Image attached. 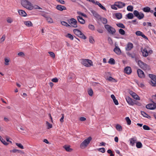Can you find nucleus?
<instances>
[{"mask_svg":"<svg viewBox=\"0 0 156 156\" xmlns=\"http://www.w3.org/2000/svg\"><path fill=\"white\" fill-rule=\"evenodd\" d=\"M21 4L23 7L27 10H33V5L28 0H22Z\"/></svg>","mask_w":156,"mask_h":156,"instance_id":"f257e3e1","label":"nucleus"},{"mask_svg":"<svg viewBox=\"0 0 156 156\" xmlns=\"http://www.w3.org/2000/svg\"><path fill=\"white\" fill-rule=\"evenodd\" d=\"M137 63L139 66L145 71L147 72L150 70V66L141 60H138L137 62Z\"/></svg>","mask_w":156,"mask_h":156,"instance_id":"f03ea898","label":"nucleus"},{"mask_svg":"<svg viewBox=\"0 0 156 156\" xmlns=\"http://www.w3.org/2000/svg\"><path fill=\"white\" fill-rule=\"evenodd\" d=\"M92 138L91 137L89 136L87 139L85 140L80 144V147L82 149H84L87 146L91 140Z\"/></svg>","mask_w":156,"mask_h":156,"instance_id":"7ed1b4c3","label":"nucleus"},{"mask_svg":"<svg viewBox=\"0 0 156 156\" xmlns=\"http://www.w3.org/2000/svg\"><path fill=\"white\" fill-rule=\"evenodd\" d=\"M80 61L82 64L86 67H90L93 65L92 61L88 59H82Z\"/></svg>","mask_w":156,"mask_h":156,"instance_id":"20e7f679","label":"nucleus"},{"mask_svg":"<svg viewBox=\"0 0 156 156\" xmlns=\"http://www.w3.org/2000/svg\"><path fill=\"white\" fill-rule=\"evenodd\" d=\"M74 34L78 37L83 39H85L87 37L85 36L79 30L75 29L73 30Z\"/></svg>","mask_w":156,"mask_h":156,"instance_id":"39448f33","label":"nucleus"},{"mask_svg":"<svg viewBox=\"0 0 156 156\" xmlns=\"http://www.w3.org/2000/svg\"><path fill=\"white\" fill-rule=\"evenodd\" d=\"M105 27L109 33L113 34L116 32L115 29L110 25L106 24L105 25Z\"/></svg>","mask_w":156,"mask_h":156,"instance_id":"423d86ee","label":"nucleus"},{"mask_svg":"<svg viewBox=\"0 0 156 156\" xmlns=\"http://www.w3.org/2000/svg\"><path fill=\"white\" fill-rule=\"evenodd\" d=\"M133 13L134 16L139 20L142 19L144 17V15L143 13L142 12H139L136 10L134 11Z\"/></svg>","mask_w":156,"mask_h":156,"instance_id":"0eeeda50","label":"nucleus"},{"mask_svg":"<svg viewBox=\"0 0 156 156\" xmlns=\"http://www.w3.org/2000/svg\"><path fill=\"white\" fill-rule=\"evenodd\" d=\"M68 22L70 24V26H71L74 28H76L77 27V21L76 19L74 18H72L68 20Z\"/></svg>","mask_w":156,"mask_h":156,"instance_id":"6e6552de","label":"nucleus"},{"mask_svg":"<svg viewBox=\"0 0 156 156\" xmlns=\"http://www.w3.org/2000/svg\"><path fill=\"white\" fill-rule=\"evenodd\" d=\"M149 77L152 79L151 85L153 86H156V76L152 74L149 75Z\"/></svg>","mask_w":156,"mask_h":156,"instance_id":"1a4fd4ad","label":"nucleus"},{"mask_svg":"<svg viewBox=\"0 0 156 156\" xmlns=\"http://www.w3.org/2000/svg\"><path fill=\"white\" fill-rule=\"evenodd\" d=\"M142 56L144 57H146L148 55V53L147 49L146 48H142L141 49Z\"/></svg>","mask_w":156,"mask_h":156,"instance_id":"9d476101","label":"nucleus"},{"mask_svg":"<svg viewBox=\"0 0 156 156\" xmlns=\"http://www.w3.org/2000/svg\"><path fill=\"white\" fill-rule=\"evenodd\" d=\"M156 107V105L154 104H149L146 105V108L150 110H154Z\"/></svg>","mask_w":156,"mask_h":156,"instance_id":"9b49d317","label":"nucleus"},{"mask_svg":"<svg viewBox=\"0 0 156 156\" xmlns=\"http://www.w3.org/2000/svg\"><path fill=\"white\" fill-rule=\"evenodd\" d=\"M129 93L134 99L138 100H140L139 97L134 92L131 91Z\"/></svg>","mask_w":156,"mask_h":156,"instance_id":"f8f14e48","label":"nucleus"},{"mask_svg":"<svg viewBox=\"0 0 156 156\" xmlns=\"http://www.w3.org/2000/svg\"><path fill=\"white\" fill-rule=\"evenodd\" d=\"M115 5L119 8H121L124 7L125 4L121 2H115Z\"/></svg>","mask_w":156,"mask_h":156,"instance_id":"ddd939ff","label":"nucleus"},{"mask_svg":"<svg viewBox=\"0 0 156 156\" xmlns=\"http://www.w3.org/2000/svg\"><path fill=\"white\" fill-rule=\"evenodd\" d=\"M135 34L136 35L138 36H141L145 39L148 40V39L147 37L144 35L142 32L140 31H136V32Z\"/></svg>","mask_w":156,"mask_h":156,"instance_id":"4468645a","label":"nucleus"},{"mask_svg":"<svg viewBox=\"0 0 156 156\" xmlns=\"http://www.w3.org/2000/svg\"><path fill=\"white\" fill-rule=\"evenodd\" d=\"M126 99L128 103L130 105H134V103L133 102L132 99L129 96H126Z\"/></svg>","mask_w":156,"mask_h":156,"instance_id":"2eb2a0df","label":"nucleus"},{"mask_svg":"<svg viewBox=\"0 0 156 156\" xmlns=\"http://www.w3.org/2000/svg\"><path fill=\"white\" fill-rule=\"evenodd\" d=\"M137 73L139 77L143 78L144 77V72L140 69H138L137 70Z\"/></svg>","mask_w":156,"mask_h":156,"instance_id":"dca6fc26","label":"nucleus"},{"mask_svg":"<svg viewBox=\"0 0 156 156\" xmlns=\"http://www.w3.org/2000/svg\"><path fill=\"white\" fill-rule=\"evenodd\" d=\"M77 18L78 22H79L80 24H84L85 23V20L80 16H77Z\"/></svg>","mask_w":156,"mask_h":156,"instance_id":"f3484780","label":"nucleus"},{"mask_svg":"<svg viewBox=\"0 0 156 156\" xmlns=\"http://www.w3.org/2000/svg\"><path fill=\"white\" fill-rule=\"evenodd\" d=\"M133 48V44L130 42L128 43L126 47V50L129 51L130 50Z\"/></svg>","mask_w":156,"mask_h":156,"instance_id":"a211bd4d","label":"nucleus"},{"mask_svg":"<svg viewBox=\"0 0 156 156\" xmlns=\"http://www.w3.org/2000/svg\"><path fill=\"white\" fill-rule=\"evenodd\" d=\"M124 71L125 72L128 74H130L132 72L131 68L129 66L126 67L125 68Z\"/></svg>","mask_w":156,"mask_h":156,"instance_id":"6ab92c4d","label":"nucleus"},{"mask_svg":"<svg viewBox=\"0 0 156 156\" xmlns=\"http://www.w3.org/2000/svg\"><path fill=\"white\" fill-rule=\"evenodd\" d=\"M56 8L57 9L60 11H62L63 10L66 9V7L61 5H58L56 7Z\"/></svg>","mask_w":156,"mask_h":156,"instance_id":"aec40b11","label":"nucleus"},{"mask_svg":"<svg viewBox=\"0 0 156 156\" xmlns=\"http://www.w3.org/2000/svg\"><path fill=\"white\" fill-rule=\"evenodd\" d=\"M18 12L19 14L22 16L25 17L27 15V14L26 12L22 10H18Z\"/></svg>","mask_w":156,"mask_h":156,"instance_id":"412c9836","label":"nucleus"},{"mask_svg":"<svg viewBox=\"0 0 156 156\" xmlns=\"http://www.w3.org/2000/svg\"><path fill=\"white\" fill-rule=\"evenodd\" d=\"M130 144L132 146H133L135 145V143L136 141V137H133L131 138L130 139Z\"/></svg>","mask_w":156,"mask_h":156,"instance_id":"4be33fe9","label":"nucleus"},{"mask_svg":"<svg viewBox=\"0 0 156 156\" xmlns=\"http://www.w3.org/2000/svg\"><path fill=\"white\" fill-rule=\"evenodd\" d=\"M24 23L25 25L28 27L33 26V24L32 22L30 21H24Z\"/></svg>","mask_w":156,"mask_h":156,"instance_id":"5701e85b","label":"nucleus"},{"mask_svg":"<svg viewBox=\"0 0 156 156\" xmlns=\"http://www.w3.org/2000/svg\"><path fill=\"white\" fill-rule=\"evenodd\" d=\"M114 51L115 52L117 55H120L121 54V51L120 48L116 47L114 49Z\"/></svg>","mask_w":156,"mask_h":156,"instance_id":"b1692460","label":"nucleus"},{"mask_svg":"<svg viewBox=\"0 0 156 156\" xmlns=\"http://www.w3.org/2000/svg\"><path fill=\"white\" fill-rule=\"evenodd\" d=\"M63 148L66 150L68 152H71L72 151L73 149L70 148V146L65 145L63 146Z\"/></svg>","mask_w":156,"mask_h":156,"instance_id":"393cba45","label":"nucleus"},{"mask_svg":"<svg viewBox=\"0 0 156 156\" xmlns=\"http://www.w3.org/2000/svg\"><path fill=\"white\" fill-rule=\"evenodd\" d=\"M92 13H93L94 16L96 18L100 20H101L100 16L96 12L93 11L92 12Z\"/></svg>","mask_w":156,"mask_h":156,"instance_id":"a878e982","label":"nucleus"},{"mask_svg":"<svg viewBox=\"0 0 156 156\" xmlns=\"http://www.w3.org/2000/svg\"><path fill=\"white\" fill-rule=\"evenodd\" d=\"M115 128L116 129L119 131H122V127L119 124H117L116 125Z\"/></svg>","mask_w":156,"mask_h":156,"instance_id":"bb28decb","label":"nucleus"},{"mask_svg":"<svg viewBox=\"0 0 156 156\" xmlns=\"http://www.w3.org/2000/svg\"><path fill=\"white\" fill-rule=\"evenodd\" d=\"M45 17L46 18V19L48 23H53V20L50 17L47 16H45Z\"/></svg>","mask_w":156,"mask_h":156,"instance_id":"cd10ccee","label":"nucleus"},{"mask_svg":"<svg viewBox=\"0 0 156 156\" xmlns=\"http://www.w3.org/2000/svg\"><path fill=\"white\" fill-rule=\"evenodd\" d=\"M95 4H97L103 10H106V8L103 6L100 3H99V2L96 1V3Z\"/></svg>","mask_w":156,"mask_h":156,"instance_id":"c85d7f7f","label":"nucleus"},{"mask_svg":"<svg viewBox=\"0 0 156 156\" xmlns=\"http://www.w3.org/2000/svg\"><path fill=\"white\" fill-rule=\"evenodd\" d=\"M150 9H151V8L147 6L143 8L142 10L145 12H149Z\"/></svg>","mask_w":156,"mask_h":156,"instance_id":"c756f323","label":"nucleus"},{"mask_svg":"<svg viewBox=\"0 0 156 156\" xmlns=\"http://www.w3.org/2000/svg\"><path fill=\"white\" fill-rule=\"evenodd\" d=\"M126 16L129 19H132L133 17V14L131 13H129L126 15Z\"/></svg>","mask_w":156,"mask_h":156,"instance_id":"7c9ffc66","label":"nucleus"},{"mask_svg":"<svg viewBox=\"0 0 156 156\" xmlns=\"http://www.w3.org/2000/svg\"><path fill=\"white\" fill-rule=\"evenodd\" d=\"M115 16L117 19H121L122 17V14L119 12L115 14Z\"/></svg>","mask_w":156,"mask_h":156,"instance_id":"2f4dec72","label":"nucleus"},{"mask_svg":"<svg viewBox=\"0 0 156 156\" xmlns=\"http://www.w3.org/2000/svg\"><path fill=\"white\" fill-rule=\"evenodd\" d=\"M68 77L70 79H74L75 78V75L72 73H70Z\"/></svg>","mask_w":156,"mask_h":156,"instance_id":"473e14b6","label":"nucleus"},{"mask_svg":"<svg viewBox=\"0 0 156 156\" xmlns=\"http://www.w3.org/2000/svg\"><path fill=\"white\" fill-rule=\"evenodd\" d=\"M0 140L5 145H7L8 144V143H7L4 139H3L1 136H0Z\"/></svg>","mask_w":156,"mask_h":156,"instance_id":"72a5a7b5","label":"nucleus"},{"mask_svg":"<svg viewBox=\"0 0 156 156\" xmlns=\"http://www.w3.org/2000/svg\"><path fill=\"white\" fill-rule=\"evenodd\" d=\"M117 26L119 27L122 28H125V27L124 25L121 23H118L116 24Z\"/></svg>","mask_w":156,"mask_h":156,"instance_id":"f704fd0d","label":"nucleus"},{"mask_svg":"<svg viewBox=\"0 0 156 156\" xmlns=\"http://www.w3.org/2000/svg\"><path fill=\"white\" fill-rule=\"evenodd\" d=\"M125 119L126 122H127V124L128 125H130L131 124V121L129 118L128 117H126L125 118Z\"/></svg>","mask_w":156,"mask_h":156,"instance_id":"c9c22d12","label":"nucleus"},{"mask_svg":"<svg viewBox=\"0 0 156 156\" xmlns=\"http://www.w3.org/2000/svg\"><path fill=\"white\" fill-rule=\"evenodd\" d=\"M108 62L111 65H114L115 64V60L113 58H110Z\"/></svg>","mask_w":156,"mask_h":156,"instance_id":"e433bc0d","label":"nucleus"},{"mask_svg":"<svg viewBox=\"0 0 156 156\" xmlns=\"http://www.w3.org/2000/svg\"><path fill=\"white\" fill-rule=\"evenodd\" d=\"M119 34L122 35H124L125 34V31L122 29H120L119 30Z\"/></svg>","mask_w":156,"mask_h":156,"instance_id":"4c0bfd02","label":"nucleus"},{"mask_svg":"<svg viewBox=\"0 0 156 156\" xmlns=\"http://www.w3.org/2000/svg\"><path fill=\"white\" fill-rule=\"evenodd\" d=\"M136 147L137 148H140L142 147V145L140 142H138L136 143Z\"/></svg>","mask_w":156,"mask_h":156,"instance_id":"58836bf2","label":"nucleus"},{"mask_svg":"<svg viewBox=\"0 0 156 156\" xmlns=\"http://www.w3.org/2000/svg\"><path fill=\"white\" fill-rule=\"evenodd\" d=\"M66 37H67L69 38L71 40H73L74 38L73 36L70 34H67L66 35Z\"/></svg>","mask_w":156,"mask_h":156,"instance_id":"ea45409f","label":"nucleus"},{"mask_svg":"<svg viewBox=\"0 0 156 156\" xmlns=\"http://www.w3.org/2000/svg\"><path fill=\"white\" fill-rule=\"evenodd\" d=\"M5 64L6 65H8L9 64V62L10 61L9 58H5Z\"/></svg>","mask_w":156,"mask_h":156,"instance_id":"a19ab883","label":"nucleus"},{"mask_svg":"<svg viewBox=\"0 0 156 156\" xmlns=\"http://www.w3.org/2000/svg\"><path fill=\"white\" fill-rule=\"evenodd\" d=\"M88 28L90 30H95V29L94 26L92 24H89L88 25Z\"/></svg>","mask_w":156,"mask_h":156,"instance_id":"79ce46f5","label":"nucleus"},{"mask_svg":"<svg viewBox=\"0 0 156 156\" xmlns=\"http://www.w3.org/2000/svg\"><path fill=\"white\" fill-rule=\"evenodd\" d=\"M127 9L129 11H132L133 9V7L132 5H129L127 6Z\"/></svg>","mask_w":156,"mask_h":156,"instance_id":"37998d69","label":"nucleus"},{"mask_svg":"<svg viewBox=\"0 0 156 156\" xmlns=\"http://www.w3.org/2000/svg\"><path fill=\"white\" fill-rule=\"evenodd\" d=\"M101 20H102V23L104 24H106L107 23V20L105 18H101Z\"/></svg>","mask_w":156,"mask_h":156,"instance_id":"c03bdc74","label":"nucleus"},{"mask_svg":"<svg viewBox=\"0 0 156 156\" xmlns=\"http://www.w3.org/2000/svg\"><path fill=\"white\" fill-rule=\"evenodd\" d=\"M61 23L62 25L66 26V27H69L70 26V25L68 24L65 21L61 22Z\"/></svg>","mask_w":156,"mask_h":156,"instance_id":"a18cd8bd","label":"nucleus"},{"mask_svg":"<svg viewBox=\"0 0 156 156\" xmlns=\"http://www.w3.org/2000/svg\"><path fill=\"white\" fill-rule=\"evenodd\" d=\"M16 144L19 148L22 149H24V147H23V146L22 145V144H20V143H16Z\"/></svg>","mask_w":156,"mask_h":156,"instance_id":"49530a36","label":"nucleus"},{"mask_svg":"<svg viewBox=\"0 0 156 156\" xmlns=\"http://www.w3.org/2000/svg\"><path fill=\"white\" fill-rule=\"evenodd\" d=\"M46 125L47 126V128L49 129L52 127V125L50 123L48 122L47 121L46 122Z\"/></svg>","mask_w":156,"mask_h":156,"instance_id":"de8ad7c7","label":"nucleus"},{"mask_svg":"<svg viewBox=\"0 0 156 156\" xmlns=\"http://www.w3.org/2000/svg\"><path fill=\"white\" fill-rule=\"evenodd\" d=\"M5 35H3L2 37L0 39V43H2L5 40Z\"/></svg>","mask_w":156,"mask_h":156,"instance_id":"09e8293b","label":"nucleus"},{"mask_svg":"<svg viewBox=\"0 0 156 156\" xmlns=\"http://www.w3.org/2000/svg\"><path fill=\"white\" fill-rule=\"evenodd\" d=\"M141 113L142 115L144 117L148 118V115L144 111H141Z\"/></svg>","mask_w":156,"mask_h":156,"instance_id":"8fccbe9b","label":"nucleus"},{"mask_svg":"<svg viewBox=\"0 0 156 156\" xmlns=\"http://www.w3.org/2000/svg\"><path fill=\"white\" fill-rule=\"evenodd\" d=\"M88 94L90 96H91L93 95V92L92 90L91 89H90L88 90Z\"/></svg>","mask_w":156,"mask_h":156,"instance_id":"3c124183","label":"nucleus"},{"mask_svg":"<svg viewBox=\"0 0 156 156\" xmlns=\"http://www.w3.org/2000/svg\"><path fill=\"white\" fill-rule=\"evenodd\" d=\"M13 21L12 19L10 17H8L7 19V21L9 23H11Z\"/></svg>","mask_w":156,"mask_h":156,"instance_id":"603ef678","label":"nucleus"},{"mask_svg":"<svg viewBox=\"0 0 156 156\" xmlns=\"http://www.w3.org/2000/svg\"><path fill=\"white\" fill-rule=\"evenodd\" d=\"M20 150L16 149H14L13 150H11L10 151V152L13 153H16L17 152H18V153H20Z\"/></svg>","mask_w":156,"mask_h":156,"instance_id":"864d4df0","label":"nucleus"},{"mask_svg":"<svg viewBox=\"0 0 156 156\" xmlns=\"http://www.w3.org/2000/svg\"><path fill=\"white\" fill-rule=\"evenodd\" d=\"M143 129L145 130H149L150 129V127L144 125L143 126Z\"/></svg>","mask_w":156,"mask_h":156,"instance_id":"5fc2aeb1","label":"nucleus"},{"mask_svg":"<svg viewBox=\"0 0 156 156\" xmlns=\"http://www.w3.org/2000/svg\"><path fill=\"white\" fill-rule=\"evenodd\" d=\"M98 151L100 152L104 153L105 152V149L104 148L102 147L98 149Z\"/></svg>","mask_w":156,"mask_h":156,"instance_id":"6e6d98bb","label":"nucleus"},{"mask_svg":"<svg viewBox=\"0 0 156 156\" xmlns=\"http://www.w3.org/2000/svg\"><path fill=\"white\" fill-rule=\"evenodd\" d=\"M33 9H41V8L40 7H39L37 5H33Z\"/></svg>","mask_w":156,"mask_h":156,"instance_id":"4d7b16f0","label":"nucleus"},{"mask_svg":"<svg viewBox=\"0 0 156 156\" xmlns=\"http://www.w3.org/2000/svg\"><path fill=\"white\" fill-rule=\"evenodd\" d=\"M48 53L51 57L53 58H54L55 57V54L53 52L50 51L48 52Z\"/></svg>","mask_w":156,"mask_h":156,"instance_id":"13d9d810","label":"nucleus"},{"mask_svg":"<svg viewBox=\"0 0 156 156\" xmlns=\"http://www.w3.org/2000/svg\"><path fill=\"white\" fill-rule=\"evenodd\" d=\"M108 41L109 43L110 44L112 45L113 44V41H112V40L111 39V38L110 37H109L108 38Z\"/></svg>","mask_w":156,"mask_h":156,"instance_id":"bf43d9fd","label":"nucleus"},{"mask_svg":"<svg viewBox=\"0 0 156 156\" xmlns=\"http://www.w3.org/2000/svg\"><path fill=\"white\" fill-rule=\"evenodd\" d=\"M116 7L117 6L115 5V3L114 4L112 5H111L112 9L115 10H117V8Z\"/></svg>","mask_w":156,"mask_h":156,"instance_id":"052dcab7","label":"nucleus"},{"mask_svg":"<svg viewBox=\"0 0 156 156\" xmlns=\"http://www.w3.org/2000/svg\"><path fill=\"white\" fill-rule=\"evenodd\" d=\"M94 41V40L92 37H89V42L91 43H93Z\"/></svg>","mask_w":156,"mask_h":156,"instance_id":"680f3d73","label":"nucleus"},{"mask_svg":"<svg viewBox=\"0 0 156 156\" xmlns=\"http://www.w3.org/2000/svg\"><path fill=\"white\" fill-rule=\"evenodd\" d=\"M108 80L110 81H112L114 82H115V80L111 76L109 77L108 78Z\"/></svg>","mask_w":156,"mask_h":156,"instance_id":"e2e57ef3","label":"nucleus"},{"mask_svg":"<svg viewBox=\"0 0 156 156\" xmlns=\"http://www.w3.org/2000/svg\"><path fill=\"white\" fill-rule=\"evenodd\" d=\"M61 115H62V117L60 118V121L61 122H64V114H61Z\"/></svg>","mask_w":156,"mask_h":156,"instance_id":"0e129e2a","label":"nucleus"},{"mask_svg":"<svg viewBox=\"0 0 156 156\" xmlns=\"http://www.w3.org/2000/svg\"><path fill=\"white\" fill-rule=\"evenodd\" d=\"M51 81L53 82H54L55 83H56L58 81V79L56 78H54L52 79L51 80Z\"/></svg>","mask_w":156,"mask_h":156,"instance_id":"69168bd1","label":"nucleus"},{"mask_svg":"<svg viewBox=\"0 0 156 156\" xmlns=\"http://www.w3.org/2000/svg\"><path fill=\"white\" fill-rule=\"evenodd\" d=\"M97 31L100 33H102L103 32V30L101 28H98L97 29Z\"/></svg>","mask_w":156,"mask_h":156,"instance_id":"338daca9","label":"nucleus"},{"mask_svg":"<svg viewBox=\"0 0 156 156\" xmlns=\"http://www.w3.org/2000/svg\"><path fill=\"white\" fill-rule=\"evenodd\" d=\"M18 55L19 56H24V53L23 52H20L18 54Z\"/></svg>","mask_w":156,"mask_h":156,"instance_id":"774afa93","label":"nucleus"}]
</instances>
